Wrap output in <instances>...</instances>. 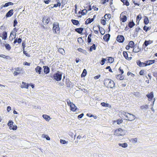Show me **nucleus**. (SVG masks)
<instances>
[{"label": "nucleus", "mask_w": 157, "mask_h": 157, "mask_svg": "<svg viewBox=\"0 0 157 157\" xmlns=\"http://www.w3.org/2000/svg\"><path fill=\"white\" fill-rule=\"evenodd\" d=\"M126 132L127 131L126 130L120 128L115 131L114 134L117 136H124Z\"/></svg>", "instance_id": "3"}, {"label": "nucleus", "mask_w": 157, "mask_h": 157, "mask_svg": "<svg viewBox=\"0 0 157 157\" xmlns=\"http://www.w3.org/2000/svg\"><path fill=\"white\" fill-rule=\"evenodd\" d=\"M42 117L47 121H49L51 119V118L49 116L46 114H43L42 115Z\"/></svg>", "instance_id": "15"}, {"label": "nucleus", "mask_w": 157, "mask_h": 157, "mask_svg": "<svg viewBox=\"0 0 157 157\" xmlns=\"http://www.w3.org/2000/svg\"><path fill=\"white\" fill-rule=\"evenodd\" d=\"M14 69H15V71H17H17L20 72V71H21V70H22L21 68H20V67L15 68Z\"/></svg>", "instance_id": "46"}, {"label": "nucleus", "mask_w": 157, "mask_h": 157, "mask_svg": "<svg viewBox=\"0 0 157 157\" xmlns=\"http://www.w3.org/2000/svg\"><path fill=\"white\" fill-rule=\"evenodd\" d=\"M84 115V114L82 113H81V114H80V115H79L78 117V119H80V118H81Z\"/></svg>", "instance_id": "58"}, {"label": "nucleus", "mask_w": 157, "mask_h": 157, "mask_svg": "<svg viewBox=\"0 0 157 157\" xmlns=\"http://www.w3.org/2000/svg\"><path fill=\"white\" fill-rule=\"evenodd\" d=\"M13 10L11 9L7 13L6 15V17H10L13 15Z\"/></svg>", "instance_id": "13"}, {"label": "nucleus", "mask_w": 157, "mask_h": 157, "mask_svg": "<svg viewBox=\"0 0 157 157\" xmlns=\"http://www.w3.org/2000/svg\"><path fill=\"white\" fill-rule=\"evenodd\" d=\"M118 145L123 148H126L128 147V144L126 143L123 144L119 143L118 144Z\"/></svg>", "instance_id": "21"}, {"label": "nucleus", "mask_w": 157, "mask_h": 157, "mask_svg": "<svg viewBox=\"0 0 157 157\" xmlns=\"http://www.w3.org/2000/svg\"><path fill=\"white\" fill-rule=\"evenodd\" d=\"M101 22L102 24L104 25H105V21L104 19L101 20Z\"/></svg>", "instance_id": "55"}, {"label": "nucleus", "mask_w": 157, "mask_h": 157, "mask_svg": "<svg viewBox=\"0 0 157 157\" xmlns=\"http://www.w3.org/2000/svg\"><path fill=\"white\" fill-rule=\"evenodd\" d=\"M116 78L117 79L120 80H123L124 78L123 75H122L121 74L118 75Z\"/></svg>", "instance_id": "29"}, {"label": "nucleus", "mask_w": 157, "mask_h": 157, "mask_svg": "<svg viewBox=\"0 0 157 157\" xmlns=\"http://www.w3.org/2000/svg\"><path fill=\"white\" fill-rule=\"evenodd\" d=\"M87 74V71L85 69H84L83 70V72L81 74V77H85Z\"/></svg>", "instance_id": "30"}, {"label": "nucleus", "mask_w": 157, "mask_h": 157, "mask_svg": "<svg viewBox=\"0 0 157 157\" xmlns=\"http://www.w3.org/2000/svg\"><path fill=\"white\" fill-rule=\"evenodd\" d=\"M152 43V41L150 40H145L144 43V44L143 45H144H144H145V46L146 47L149 44H151V43Z\"/></svg>", "instance_id": "20"}, {"label": "nucleus", "mask_w": 157, "mask_h": 157, "mask_svg": "<svg viewBox=\"0 0 157 157\" xmlns=\"http://www.w3.org/2000/svg\"><path fill=\"white\" fill-rule=\"evenodd\" d=\"M17 24V21L16 19H15L13 23V26L15 27Z\"/></svg>", "instance_id": "54"}, {"label": "nucleus", "mask_w": 157, "mask_h": 157, "mask_svg": "<svg viewBox=\"0 0 157 157\" xmlns=\"http://www.w3.org/2000/svg\"><path fill=\"white\" fill-rule=\"evenodd\" d=\"M140 108L142 110L147 109L148 108V105H145L140 106Z\"/></svg>", "instance_id": "23"}, {"label": "nucleus", "mask_w": 157, "mask_h": 157, "mask_svg": "<svg viewBox=\"0 0 157 157\" xmlns=\"http://www.w3.org/2000/svg\"><path fill=\"white\" fill-rule=\"evenodd\" d=\"M60 142L61 144H67L68 141H66L65 140L60 139Z\"/></svg>", "instance_id": "42"}, {"label": "nucleus", "mask_w": 157, "mask_h": 157, "mask_svg": "<svg viewBox=\"0 0 157 157\" xmlns=\"http://www.w3.org/2000/svg\"><path fill=\"white\" fill-rule=\"evenodd\" d=\"M106 61V59H105L102 58V59L101 61V65H103L104 64L105 62Z\"/></svg>", "instance_id": "45"}, {"label": "nucleus", "mask_w": 157, "mask_h": 157, "mask_svg": "<svg viewBox=\"0 0 157 157\" xmlns=\"http://www.w3.org/2000/svg\"><path fill=\"white\" fill-rule=\"evenodd\" d=\"M59 52L62 54V55H64L65 54V52L64 50L62 48H59Z\"/></svg>", "instance_id": "32"}, {"label": "nucleus", "mask_w": 157, "mask_h": 157, "mask_svg": "<svg viewBox=\"0 0 157 157\" xmlns=\"http://www.w3.org/2000/svg\"><path fill=\"white\" fill-rule=\"evenodd\" d=\"M3 39L6 40L7 37V33L6 32H3Z\"/></svg>", "instance_id": "39"}, {"label": "nucleus", "mask_w": 157, "mask_h": 157, "mask_svg": "<svg viewBox=\"0 0 157 157\" xmlns=\"http://www.w3.org/2000/svg\"><path fill=\"white\" fill-rule=\"evenodd\" d=\"M142 18V17L141 16V15L140 14L138 15L136 17V20H140Z\"/></svg>", "instance_id": "51"}, {"label": "nucleus", "mask_w": 157, "mask_h": 157, "mask_svg": "<svg viewBox=\"0 0 157 157\" xmlns=\"http://www.w3.org/2000/svg\"><path fill=\"white\" fill-rule=\"evenodd\" d=\"M87 12V10L86 9H85L84 10H82L81 12V14L82 15H84L85 14H86Z\"/></svg>", "instance_id": "40"}, {"label": "nucleus", "mask_w": 157, "mask_h": 157, "mask_svg": "<svg viewBox=\"0 0 157 157\" xmlns=\"http://www.w3.org/2000/svg\"><path fill=\"white\" fill-rule=\"evenodd\" d=\"M123 55L124 58L127 59H128V54L126 52L124 51L123 52Z\"/></svg>", "instance_id": "36"}, {"label": "nucleus", "mask_w": 157, "mask_h": 157, "mask_svg": "<svg viewBox=\"0 0 157 157\" xmlns=\"http://www.w3.org/2000/svg\"><path fill=\"white\" fill-rule=\"evenodd\" d=\"M23 50V53L24 54H25L26 56H29V55L28 54V53H26V52L25 51H24V50Z\"/></svg>", "instance_id": "60"}, {"label": "nucleus", "mask_w": 157, "mask_h": 157, "mask_svg": "<svg viewBox=\"0 0 157 157\" xmlns=\"http://www.w3.org/2000/svg\"><path fill=\"white\" fill-rule=\"evenodd\" d=\"M149 21L148 17L146 16H145L144 20V24L146 25H147L149 23Z\"/></svg>", "instance_id": "33"}, {"label": "nucleus", "mask_w": 157, "mask_h": 157, "mask_svg": "<svg viewBox=\"0 0 157 157\" xmlns=\"http://www.w3.org/2000/svg\"><path fill=\"white\" fill-rule=\"evenodd\" d=\"M12 35H13L14 36L13 38L14 39L15 38L16 36V34H14V32L13 31H12L11 33L10 36H11ZM13 38H12V40H13Z\"/></svg>", "instance_id": "47"}, {"label": "nucleus", "mask_w": 157, "mask_h": 157, "mask_svg": "<svg viewBox=\"0 0 157 157\" xmlns=\"http://www.w3.org/2000/svg\"><path fill=\"white\" fill-rule=\"evenodd\" d=\"M143 29L146 31H147L148 29H149V27L146 26H144V27Z\"/></svg>", "instance_id": "50"}, {"label": "nucleus", "mask_w": 157, "mask_h": 157, "mask_svg": "<svg viewBox=\"0 0 157 157\" xmlns=\"http://www.w3.org/2000/svg\"><path fill=\"white\" fill-rule=\"evenodd\" d=\"M66 84L67 87H70L71 84V82L68 79H66Z\"/></svg>", "instance_id": "19"}, {"label": "nucleus", "mask_w": 157, "mask_h": 157, "mask_svg": "<svg viewBox=\"0 0 157 157\" xmlns=\"http://www.w3.org/2000/svg\"><path fill=\"white\" fill-rule=\"evenodd\" d=\"M129 141L132 143H136L137 142V138H131L130 140Z\"/></svg>", "instance_id": "25"}, {"label": "nucleus", "mask_w": 157, "mask_h": 157, "mask_svg": "<svg viewBox=\"0 0 157 157\" xmlns=\"http://www.w3.org/2000/svg\"><path fill=\"white\" fill-rule=\"evenodd\" d=\"M110 37V35L109 34H107L104 36L103 39L104 40L108 41L109 40Z\"/></svg>", "instance_id": "17"}, {"label": "nucleus", "mask_w": 157, "mask_h": 157, "mask_svg": "<svg viewBox=\"0 0 157 157\" xmlns=\"http://www.w3.org/2000/svg\"><path fill=\"white\" fill-rule=\"evenodd\" d=\"M144 70H141L139 72L140 75H143L144 74Z\"/></svg>", "instance_id": "57"}, {"label": "nucleus", "mask_w": 157, "mask_h": 157, "mask_svg": "<svg viewBox=\"0 0 157 157\" xmlns=\"http://www.w3.org/2000/svg\"><path fill=\"white\" fill-rule=\"evenodd\" d=\"M5 46L6 49L9 51L10 50L11 48L9 44H7L5 45Z\"/></svg>", "instance_id": "41"}, {"label": "nucleus", "mask_w": 157, "mask_h": 157, "mask_svg": "<svg viewBox=\"0 0 157 157\" xmlns=\"http://www.w3.org/2000/svg\"><path fill=\"white\" fill-rule=\"evenodd\" d=\"M101 106L105 107H110L111 105L108 103H105L104 102L101 103Z\"/></svg>", "instance_id": "24"}, {"label": "nucleus", "mask_w": 157, "mask_h": 157, "mask_svg": "<svg viewBox=\"0 0 157 157\" xmlns=\"http://www.w3.org/2000/svg\"><path fill=\"white\" fill-rule=\"evenodd\" d=\"M78 51L82 52V53L86 54L87 53V52L85 50H83L81 48H79L78 49Z\"/></svg>", "instance_id": "31"}, {"label": "nucleus", "mask_w": 157, "mask_h": 157, "mask_svg": "<svg viewBox=\"0 0 157 157\" xmlns=\"http://www.w3.org/2000/svg\"><path fill=\"white\" fill-rule=\"evenodd\" d=\"M11 107L10 106H8L7 107V112H10L11 110Z\"/></svg>", "instance_id": "64"}, {"label": "nucleus", "mask_w": 157, "mask_h": 157, "mask_svg": "<svg viewBox=\"0 0 157 157\" xmlns=\"http://www.w3.org/2000/svg\"><path fill=\"white\" fill-rule=\"evenodd\" d=\"M104 82L105 86L107 88H113L114 86V82L111 79H105Z\"/></svg>", "instance_id": "1"}, {"label": "nucleus", "mask_w": 157, "mask_h": 157, "mask_svg": "<svg viewBox=\"0 0 157 157\" xmlns=\"http://www.w3.org/2000/svg\"><path fill=\"white\" fill-rule=\"evenodd\" d=\"M70 106L71 108V111H75L77 109V108L74 104L72 102L70 101Z\"/></svg>", "instance_id": "8"}, {"label": "nucleus", "mask_w": 157, "mask_h": 157, "mask_svg": "<svg viewBox=\"0 0 157 157\" xmlns=\"http://www.w3.org/2000/svg\"><path fill=\"white\" fill-rule=\"evenodd\" d=\"M60 5H61L60 3H59V2H58L57 3L55 4L54 5L53 7H57V6H60Z\"/></svg>", "instance_id": "49"}, {"label": "nucleus", "mask_w": 157, "mask_h": 157, "mask_svg": "<svg viewBox=\"0 0 157 157\" xmlns=\"http://www.w3.org/2000/svg\"><path fill=\"white\" fill-rule=\"evenodd\" d=\"M71 21L73 24L74 25H78L79 24V21L77 20L72 19L71 20Z\"/></svg>", "instance_id": "26"}, {"label": "nucleus", "mask_w": 157, "mask_h": 157, "mask_svg": "<svg viewBox=\"0 0 157 157\" xmlns=\"http://www.w3.org/2000/svg\"><path fill=\"white\" fill-rule=\"evenodd\" d=\"M99 28L100 31V33H101V34L102 35L104 34L105 33L104 29L102 28H101V29Z\"/></svg>", "instance_id": "44"}, {"label": "nucleus", "mask_w": 157, "mask_h": 157, "mask_svg": "<svg viewBox=\"0 0 157 157\" xmlns=\"http://www.w3.org/2000/svg\"><path fill=\"white\" fill-rule=\"evenodd\" d=\"M148 62H149V63L150 64V65H151V64L155 63V60H148Z\"/></svg>", "instance_id": "53"}, {"label": "nucleus", "mask_w": 157, "mask_h": 157, "mask_svg": "<svg viewBox=\"0 0 157 157\" xmlns=\"http://www.w3.org/2000/svg\"><path fill=\"white\" fill-rule=\"evenodd\" d=\"M134 43L133 41H130L128 43V45H129V46H130L131 48H132L134 47Z\"/></svg>", "instance_id": "34"}, {"label": "nucleus", "mask_w": 157, "mask_h": 157, "mask_svg": "<svg viewBox=\"0 0 157 157\" xmlns=\"http://www.w3.org/2000/svg\"><path fill=\"white\" fill-rule=\"evenodd\" d=\"M141 50V49L138 46L137 48L136 47L134 46L133 48V51L135 53H137Z\"/></svg>", "instance_id": "18"}, {"label": "nucleus", "mask_w": 157, "mask_h": 157, "mask_svg": "<svg viewBox=\"0 0 157 157\" xmlns=\"http://www.w3.org/2000/svg\"><path fill=\"white\" fill-rule=\"evenodd\" d=\"M124 37L122 35H118L117 37V40L120 43H122L124 40Z\"/></svg>", "instance_id": "9"}, {"label": "nucleus", "mask_w": 157, "mask_h": 157, "mask_svg": "<svg viewBox=\"0 0 157 157\" xmlns=\"http://www.w3.org/2000/svg\"><path fill=\"white\" fill-rule=\"evenodd\" d=\"M122 114L125 117L124 118L126 120L132 121L136 119V117L134 115L128 113L124 112Z\"/></svg>", "instance_id": "2"}, {"label": "nucleus", "mask_w": 157, "mask_h": 157, "mask_svg": "<svg viewBox=\"0 0 157 157\" xmlns=\"http://www.w3.org/2000/svg\"><path fill=\"white\" fill-rule=\"evenodd\" d=\"M21 73L20 72H17V71H14L13 73V74L14 75V76H17V75H18L20 74Z\"/></svg>", "instance_id": "52"}, {"label": "nucleus", "mask_w": 157, "mask_h": 157, "mask_svg": "<svg viewBox=\"0 0 157 157\" xmlns=\"http://www.w3.org/2000/svg\"><path fill=\"white\" fill-rule=\"evenodd\" d=\"M78 41L79 43H82V42L83 40L81 37H79L78 39Z\"/></svg>", "instance_id": "48"}, {"label": "nucleus", "mask_w": 157, "mask_h": 157, "mask_svg": "<svg viewBox=\"0 0 157 157\" xmlns=\"http://www.w3.org/2000/svg\"><path fill=\"white\" fill-rule=\"evenodd\" d=\"M94 18H88L85 21V23L86 24H88L92 22L93 21Z\"/></svg>", "instance_id": "22"}, {"label": "nucleus", "mask_w": 157, "mask_h": 157, "mask_svg": "<svg viewBox=\"0 0 157 157\" xmlns=\"http://www.w3.org/2000/svg\"><path fill=\"white\" fill-rule=\"evenodd\" d=\"M83 30V28H77L75 29V31L79 33H81Z\"/></svg>", "instance_id": "27"}, {"label": "nucleus", "mask_w": 157, "mask_h": 157, "mask_svg": "<svg viewBox=\"0 0 157 157\" xmlns=\"http://www.w3.org/2000/svg\"><path fill=\"white\" fill-rule=\"evenodd\" d=\"M50 21V18L47 17H44L43 19V22L44 25L48 24Z\"/></svg>", "instance_id": "10"}, {"label": "nucleus", "mask_w": 157, "mask_h": 157, "mask_svg": "<svg viewBox=\"0 0 157 157\" xmlns=\"http://www.w3.org/2000/svg\"><path fill=\"white\" fill-rule=\"evenodd\" d=\"M136 63L137 65L140 67H145V63L141 62L140 60H138Z\"/></svg>", "instance_id": "16"}, {"label": "nucleus", "mask_w": 157, "mask_h": 157, "mask_svg": "<svg viewBox=\"0 0 157 157\" xmlns=\"http://www.w3.org/2000/svg\"><path fill=\"white\" fill-rule=\"evenodd\" d=\"M51 0H44V2L45 3L48 4L50 2Z\"/></svg>", "instance_id": "63"}, {"label": "nucleus", "mask_w": 157, "mask_h": 157, "mask_svg": "<svg viewBox=\"0 0 157 157\" xmlns=\"http://www.w3.org/2000/svg\"><path fill=\"white\" fill-rule=\"evenodd\" d=\"M106 69H109V72H112V69H111V68H110V67L109 66H108V67H107L106 68Z\"/></svg>", "instance_id": "59"}, {"label": "nucleus", "mask_w": 157, "mask_h": 157, "mask_svg": "<svg viewBox=\"0 0 157 157\" xmlns=\"http://www.w3.org/2000/svg\"><path fill=\"white\" fill-rule=\"evenodd\" d=\"M145 66H146L147 65H149L150 64L149 63L148 61H146L145 63Z\"/></svg>", "instance_id": "61"}, {"label": "nucleus", "mask_w": 157, "mask_h": 157, "mask_svg": "<svg viewBox=\"0 0 157 157\" xmlns=\"http://www.w3.org/2000/svg\"><path fill=\"white\" fill-rule=\"evenodd\" d=\"M59 27L58 23H54L53 25V30L54 32L57 33L59 32Z\"/></svg>", "instance_id": "4"}, {"label": "nucleus", "mask_w": 157, "mask_h": 157, "mask_svg": "<svg viewBox=\"0 0 157 157\" xmlns=\"http://www.w3.org/2000/svg\"><path fill=\"white\" fill-rule=\"evenodd\" d=\"M146 96L148 98L149 101H151L154 98V94L153 92H151L150 93L147 94Z\"/></svg>", "instance_id": "7"}, {"label": "nucleus", "mask_w": 157, "mask_h": 157, "mask_svg": "<svg viewBox=\"0 0 157 157\" xmlns=\"http://www.w3.org/2000/svg\"><path fill=\"white\" fill-rule=\"evenodd\" d=\"M121 18V19L122 21L123 22H125L127 20V17L125 15L123 16L122 18Z\"/></svg>", "instance_id": "37"}, {"label": "nucleus", "mask_w": 157, "mask_h": 157, "mask_svg": "<svg viewBox=\"0 0 157 157\" xmlns=\"http://www.w3.org/2000/svg\"><path fill=\"white\" fill-rule=\"evenodd\" d=\"M109 62L111 63H113L114 61V59L111 57H109L108 59Z\"/></svg>", "instance_id": "43"}, {"label": "nucleus", "mask_w": 157, "mask_h": 157, "mask_svg": "<svg viewBox=\"0 0 157 157\" xmlns=\"http://www.w3.org/2000/svg\"><path fill=\"white\" fill-rule=\"evenodd\" d=\"M117 124H120L123 122V120L122 119H119L117 121Z\"/></svg>", "instance_id": "56"}, {"label": "nucleus", "mask_w": 157, "mask_h": 157, "mask_svg": "<svg viewBox=\"0 0 157 157\" xmlns=\"http://www.w3.org/2000/svg\"><path fill=\"white\" fill-rule=\"evenodd\" d=\"M128 25L130 28H132L135 25V24L133 22H130L128 23Z\"/></svg>", "instance_id": "38"}, {"label": "nucleus", "mask_w": 157, "mask_h": 157, "mask_svg": "<svg viewBox=\"0 0 157 157\" xmlns=\"http://www.w3.org/2000/svg\"><path fill=\"white\" fill-rule=\"evenodd\" d=\"M13 122L12 120H10L9 121L7 124L9 126V128L10 129H12L13 130H15L17 129V126H13V127H12V125H13Z\"/></svg>", "instance_id": "5"}, {"label": "nucleus", "mask_w": 157, "mask_h": 157, "mask_svg": "<svg viewBox=\"0 0 157 157\" xmlns=\"http://www.w3.org/2000/svg\"><path fill=\"white\" fill-rule=\"evenodd\" d=\"M43 68L44 69V72L45 74H47L49 73L50 69L47 66H44Z\"/></svg>", "instance_id": "14"}, {"label": "nucleus", "mask_w": 157, "mask_h": 157, "mask_svg": "<svg viewBox=\"0 0 157 157\" xmlns=\"http://www.w3.org/2000/svg\"><path fill=\"white\" fill-rule=\"evenodd\" d=\"M100 77V75H97V76H94V78L95 79H98V78H99Z\"/></svg>", "instance_id": "62"}, {"label": "nucleus", "mask_w": 157, "mask_h": 157, "mask_svg": "<svg viewBox=\"0 0 157 157\" xmlns=\"http://www.w3.org/2000/svg\"><path fill=\"white\" fill-rule=\"evenodd\" d=\"M29 86V85L28 84H27L26 83L23 82L21 83V87L22 88H25L28 89Z\"/></svg>", "instance_id": "11"}, {"label": "nucleus", "mask_w": 157, "mask_h": 157, "mask_svg": "<svg viewBox=\"0 0 157 157\" xmlns=\"http://www.w3.org/2000/svg\"><path fill=\"white\" fill-rule=\"evenodd\" d=\"M111 17V14H106L104 16V17L106 20H109L110 18Z\"/></svg>", "instance_id": "28"}, {"label": "nucleus", "mask_w": 157, "mask_h": 157, "mask_svg": "<svg viewBox=\"0 0 157 157\" xmlns=\"http://www.w3.org/2000/svg\"><path fill=\"white\" fill-rule=\"evenodd\" d=\"M96 49V47L95 44H94L93 45L90 47L89 50L91 52L93 50H95Z\"/></svg>", "instance_id": "35"}, {"label": "nucleus", "mask_w": 157, "mask_h": 157, "mask_svg": "<svg viewBox=\"0 0 157 157\" xmlns=\"http://www.w3.org/2000/svg\"><path fill=\"white\" fill-rule=\"evenodd\" d=\"M42 70V68L39 66H37L35 69L36 72L39 74H41Z\"/></svg>", "instance_id": "12"}, {"label": "nucleus", "mask_w": 157, "mask_h": 157, "mask_svg": "<svg viewBox=\"0 0 157 157\" xmlns=\"http://www.w3.org/2000/svg\"><path fill=\"white\" fill-rule=\"evenodd\" d=\"M62 75L61 74L57 73L54 74L53 77L56 81H59L61 79Z\"/></svg>", "instance_id": "6"}]
</instances>
